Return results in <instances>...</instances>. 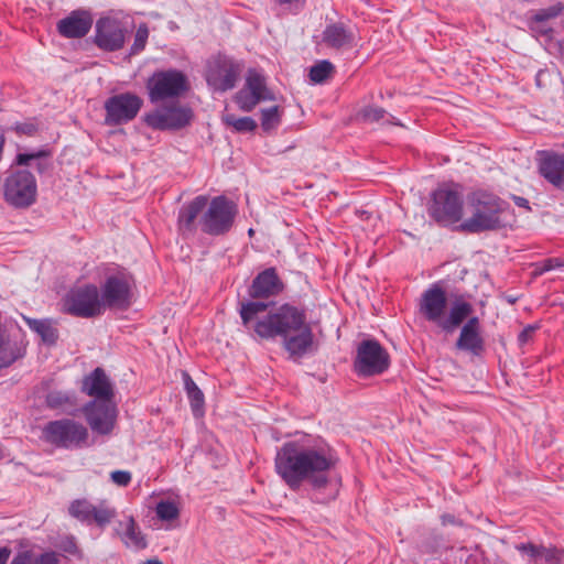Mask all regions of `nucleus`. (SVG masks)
<instances>
[{"label": "nucleus", "mask_w": 564, "mask_h": 564, "mask_svg": "<svg viewBox=\"0 0 564 564\" xmlns=\"http://www.w3.org/2000/svg\"><path fill=\"white\" fill-rule=\"evenodd\" d=\"M279 291V276L274 268L260 272L252 281L248 294L256 301L240 303V317L247 328H253L262 338L282 335V306L274 302H263Z\"/></svg>", "instance_id": "f257e3e1"}, {"label": "nucleus", "mask_w": 564, "mask_h": 564, "mask_svg": "<svg viewBox=\"0 0 564 564\" xmlns=\"http://www.w3.org/2000/svg\"><path fill=\"white\" fill-rule=\"evenodd\" d=\"M470 216L458 229L468 234L498 231L512 226L516 216L510 204L487 191L478 189L467 196Z\"/></svg>", "instance_id": "f03ea898"}, {"label": "nucleus", "mask_w": 564, "mask_h": 564, "mask_svg": "<svg viewBox=\"0 0 564 564\" xmlns=\"http://www.w3.org/2000/svg\"><path fill=\"white\" fill-rule=\"evenodd\" d=\"M419 314L445 332H453L474 312L473 305L462 299L453 302L448 310V299L440 282L431 284L420 296Z\"/></svg>", "instance_id": "7ed1b4c3"}, {"label": "nucleus", "mask_w": 564, "mask_h": 564, "mask_svg": "<svg viewBox=\"0 0 564 564\" xmlns=\"http://www.w3.org/2000/svg\"><path fill=\"white\" fill-rule=\"evenodd\" d=\"M330 466L332 462L321 452L302 451L284 462V482L297 489L303 481H307L315 490H321L328 484L326 473Z\"/></svg>", "instance_id": "20e7f679"}, {"label": "nucleus", "mask_w": 564, "mask_h": 564, "mask_svg": "<svg viewBox=\"0 0 564 564\" xmlns=\"http://www.w3.org/2000/svg\"><path fill=\"white\" fill-rule=\"evenodd\" d=\"M463 193L458 184H444L432 193L429 215L440 225L456 224L463 218Z\"/></svg>", "instance_id": "39448f33"}, {"label": "nucleus", "mask_w": 564, "mask_h": 564, "mask_svg": "<svg viewBox=\"0 0 564 564\" xmlns=\"http://www.w3.org/2000/svg\"><path fill=\"white\" fill-rule=\"evenodd\" d=\"M61 311L82 318L96 317L105 312L100 301V292L94 284L70 289L62 299Z\"/></svg>", "instance_id": "423d86ee"}, {"label": "nucleus", "mask_w": 564, "mask_h": 564, "mask_svg": "<svg viewBox=\"0 0 564 564\" xmlns=\"http://www.w3.org/2000/svg\"><path fill=\"white\" fill-rule=\"evenodd\" d=\"M43 434L48 443L66 449L84 447L88 440L86 426L70 419L48 422Z\"/></svg>", "instance_id": "0eeeda50"}, {"label": "nucleus", "mask_w": 564, "mask_h": 564, "mask_svg": "<svg viewBox=\"0 0 564 564\" xmlns=\"http://www.w3.org/2000/svg\"><path fill=\"white\" fill-rule=\"evenodd\" d=\"M237 214L236 205L225 196L214 197L200 218L202 231L210 236L227 234Z\"/></svg>", "instance_id": "6e6552de"}, {"label": "nucleus", "mask_w": 564, "mask_h": 564, "mask_svg": "<svg viewBox=\"0 0 564 564\" xmlns=\"http://www.w3.org/2000/svg\"><path fill=\"white\" fill-rule=\"evenodd\" d=\"M6 202L15 208H28L36 200L37 186L34 175L25 170L10 173L3 183Z\"/></svg>", "instance_id": "1a4fd4ad"}, {"label": "nucleus", "mask_w": 564, "mask_h": 564, "mask_svg": "<svg viewBox=\"0 0 564 564\" xmlns=\"http://www.w3.org/2000/svg\"><path fill=\"white\" fill-rule=\"evenodd\" d=\"M390 366L388 351L376 339L362 340L354 360V370L359 377L383 373Z\"/></svg>", "instance_id": "9d476101"}, {"label": "nucleus", "mask_w": 564, "mask_h": 564, "mask_svg": "<svg viewBox=\"0 0 564 564\" xmlns=\"http://www.w3.org/2000/svg\"><path fill=\"white\" fill-rule=\"evenodd\" d=\"M149 97L152 102L176 98L187 89L186 76L175 69L156 72L149 79Z\"/></svg>", "instance_id": "9b49d317"}, {"label": "nucleus", "mask_w": 564, "mask_h": 564, "mask_svg": "<svg viewBox=\"0 0 564 564\" xmlns=\"http://www.w3.org/2000/svg\"><path fill=\"white\" fill-rule=\"evenodd\" d=\"M241 65L227 56H216L208 62L206 80L215 90L226 91L235 87Z\"/></svg>", "instance_id": "f8f14e48"}, {"label": "nucleus", "mask_w": 564, "mask_h": 564, "mask_svg": "<svg viewBox=\"0 0 564 564\" xmlns=\"http://www.w3.org/2000/svg\"><path fill=\"white\" fill-rule=\"evenodd\" d=\"M192 119V110L178 105L159 107L144 117L145 123L155 130H178L188 126Z\"/></svg>", "instance_id": "ddd939ff"}, {"label": "nucleus", "mask_w": 564, "mask_h": 564, "mask_svg": "<svg viewBox=\"0 0 564 564\" xmlns=\"http://www.w3.org/2000/svg\"><path fill=\"white\" fill-rule=\"evenodd\" d=\"M142 99L132 93H122L105 102L106 122L118 126L133 120L142 107Z\"/></svg>", "instance_id": "4468645a"}, {"label": "nucleus", "mask_w": 564, "mask_h": 564, "mask_svg": "<svg viewBox=\"0 0 564 564\" xmlns=\"http://www.w3.org/2000/svg\"><path fill=\"white\" fill-rule=\"evenodd\" d=\"M273 96L267 87L264 76L257 69H249L245 86L235 95V102L242 111H251L259 102Z\"/></svg>", "instance_id": "2eb2a0df"}, {"label": "nucleus", "mask_w": 564, "mask_h": 564, "mask_svg": "<svg viewBox=\"0 0 564 564\" xmlns=\"http://www.w3.org/2000/svg\"><path fill=\"white\" fill-rule=\"evenodd\" d=\"M100 301L104 310H126L131 305V284L123 273L110 275L101 286Z\"/></svg>", "instance_id": "dca6fc26"}, {"label": "nucleus", "mask_w": 564, "mask_h": 564, "mask_svg": "<svg viewBox=\"0 0 564 564\" xmlns=\"http://www.w3.org/2000/svg\"><path fill=\"white\" fill-rule=\"evenodd\" d=\"M83 411L93 432L109 435L115 429L118 411L112 401H90Z\"/></svg>", "instance_id": "f3484780"}, {"label": "nucleus", "mask_w": 564, "mask_h": 564, "mask_svg": "<svg viewBox=\"0 0 564 564\" xmlns=\"http://www.w3.org/2000/svg\"><path fill=\"white\" fill-rule=\"evenodd\" d=\"M317 349L318 344L312 328H301L296 333L288 332L286 322L284 323V350L288 352L290 360L299 364L304 358L314 356Z\"/></svg>", "instance_id": "a211bd4d"}, {"label": "nucleus", "mask_w": 564, "mask_h": 564, "mask_svg": "<svg viewBox=\"0 0 564 564\" xmlns=\"http://www.w3.org/2000/svg\"><path fill=\"white\" fill-rule=\"evenodd\" d=\"M127 30L121 21L113 18H101L96 23L95 44L107 52L123 47Z\"/></svg>", "instance_id": "6ab92c4d"}, {"label": "nucleus", "mask_w": 564, "mask_h": 564, "mask_svg": "<svg viewBox=\"0 0 564 564\" xmlns=\"http://www.w3.org/2000/svg\"><path fill=\"white\" fill-rule=\"evenodd\" d=\"M456 348L480 356L485 350V340L480 333V321L477 316L469 317L462 327L456 340Z\"/></svg>", "instance_id": "aec40b11"}, {"label": "nucleus", "mask_w": 564, "mask_h": 564, "mask_svg": "<svg viewBox=\"0 0 564 564\" xmlns=\"http://www.w3.org/2000/svg\"><path fill=\"white\" fill-rule=\"evenodd\" d=\"M93 17L88 11L75 10L57 23L58 33L67 39L84 37L90 31Z\"/></svg>", "instance_id": "412c9836"}, {"label": "nucleus", "mask_w": 564, "mask_h": 564, "mask_svg": "<svg viewBox=\"0 0 564 564\" xmlns=\"http://www.w3.org/2000/svg\"><path fill=\"white\" fill-rule=\"evenodd\" d=\"M539 171L553 186L564 189V154L550 151L541 152Z\"/></svg>", "instance_id": "4be33fe9"}, {"label": "nucleus", "mask_w": 564, "mask_h": 564, "mask_svg": "<svg viewBox=\"0 0 564 564\" xmlns=\"http://www.w3.org/2000/svg\"><path fill=\"white\" fill-rule=\"evenodd\" d=\"M83 392L95 398L94 401H112L113 388L101 368H96L83 380Z\"/></svg>", "instance_id": "5701e85b"}, {"label": "nucleus", "mask_w": 564, "mask_h": 564, "mask_svg": "<svg viewBox=\"0 0 564 564\" xmlns=\"http://www.w3.org/2000/svg\"><path fill=\"white\" fill-rule=\"evenodd\" d=\"M25 343L20 330L0 334V369L23 357Z\"/></svg>", "instance_id": "b1692460"}, {"label": "nucleus", "mask_w": 564, "mask_h": 564, "mask_svg": "<svg viewBox=\"0 0 564 564\" xmlns=\"http://www.w3.org/2000/svg\"><path fill=\"white\" fill-rule=\"evenodd\" d=\"M208 197L199 195L189 203L182 206L178 213L177 224L180 230L185 232H194L196 225L195 220L197 216L207 207Z\"/></svg>", "instance_id": "393cba45"}, {"label": "nucleus", "mask_w": 564, "mask_h": 564, "mask_svg": "<svg viewBox=\"0 0 564 564\" xmlns=\"http://www.w3.org/2000/svg\"><path fill=\"white\" fill-rule=\"evenodd\" d=\"M354 33L344 23H332L323 31V42L333 48H344L352 45Z\"/></svg>", "instance_id": "a878e982"}, {"label": "nucleus", "mask_w": 564, "mask_h": 564, "mask_svg": "<svg viewBox=\"0 0 564 564\" xmlns=\"http://www.w3.org/2000/svg\"><path fill=\"white\" fill-rule=\"evenodd\" d=\"M118 533L127 546H132L138 550L147 546L145 539L132 517L119 523Z\"/></svg>", "instance_id": "bb28decb"}, {"label": "nucleus", "mask_w": 564, "mask_h": 564, "mask_svg": "<svg viewBox=\"0 0 564 564\" xmlns=\"http://www.w3.org/2000/svg\"><path fill=\"white\" fill-rule=\"evenodd\" d=\"M560 15H563L564 18L563 2H557L547 8L540 9L535 12V14L532 18V29L542 34H547L551 31V29L546 28L544 23Z\"/></svg>", "instance_id": "cd10ccee"}, {"label": "nucleus", "mask_w": 564, "mask_h": 564, "mask_svg": "<svg viewBox=\"0 0 564 564\" xmlns=\"http://www.w3.org/2000/svg\"><path fill=\"white\" fill-rule=\"evenodd\" d=\"M183 379H184L185 390H186L187 397L191 402V408H192L193 414L196 417H199L204 414V403H205L204 394L188 373L184 372Z\"/></svg>", "instance_id": "c85d7f7f"}, {"label": "nucleus", "mask_w": 564, "mask_h": 564, "mask_svg": "<svg viewBox=\"0 0 564 564\" xmlns=\"http://www.w3.org/2000/svg\"><path fill=\"white\" fill-rule=\"evenodd\" d=\"M117 517V511L107 500L99 501L94 511L89 514V521L86 524L95 523L99 528H105Z\"/></svg>", "instance_id": "c756f323"}, {"label": "nucleus", "mask_w": 564, "mask_h": 564, "mask_svg": "<svg viewBox=\"0 0 564 564\" xmlns=\"http://www.w3.org/2000/svg\"><path fill=\"white\" fill-rule=\"evenodd\" d=\"M286 316V330L299 332L301 328H312L307 322L306 311L290 304H284V317Z\"/></svg>", "instance_id": "7c9ffc66"}, {"label": "nucleus", "mask_w": 564, "mask_h": 564, "mask_svg": "<svg viewBox=\"0 0 564 564\" xmlns=\"http://www.w3.org/2000/svg\"><path fill=\"white\" fill-rule=\"evenodd\" d=\"M25 322L33 332L41 336L44 343L50 345L56 343L58 333L57 329L52 325L51 321L25 318Z\"/></svg>", "instance_id": "2f4dec72"}, {"label": "nucleus", "mask_w": 564, "mask_h": 564, "mask_svg": "<svg viewBox=\"0 0 564 564\" xmlns=\"http://www.w3.org/2000/svg\"><path fill=\"white\" fill-rule=\"evenodd\" d=\"M46 405L53 410L67 411L75 405V395L68 391H51L45 398Z\"/></svg>", "instance_id": "473e14b6"}, {"label": "nucleus", "mask_w": 564, "mask_h": 564, "mask_svg": "<svg viewBox=\"0 0 564 564\" xmlns=\"http://www.w3.org/2000/svg\"><path fill=\"white\" fill-rule=\"evenodd\" d=\"M223 121L236 132L241 133L251 132L257 128V122L251 117H237L234 113H225Z\"/></svg>", "instance_id": "72a5a7b5"}, {"label": "nucleus", "mask_w": 564, "mask_h": 564, "mask_svg": "<svg viewBox=\"0 0 564 564\" xmlns=\"http://www.w3.org/2000/svg\"><path fill=\"white\" fill-rule=\"evenodd\" d=\"M95 506L87 499H77L69 505L68 512L76 520L86 523L89 521V514L94 511Z\"/></svg>", "instance_id": "f704fd0d"}, {"label": "nucleus", "mask_w": 564, "mask_h": 564, "mask_svg": "<svg viewBox=\"0 0 564 564\" xmlns=\"http://www.w3.org/2000/svg\"><path fill=\"white\" fill-rule=\"evenodd\" d=\"M334 70V65L328 61H321L310 69L312 82L319 84L327 79Z\"/></svg>", "instance_id": "c9c22d12"}, {"label": "nucleus", "mask_w": 564, "mask_h": 564, "mask_svg": "<svg viewBox=\"0 0 564 564\" xmlns=\"http://www.w3.org/2000/svg\"><path fill=\"white\" fill-rule=\"evenodd\" d=\"M387 116H388L387 111L383 108L377 107V106H367V107L362 108L358 113V117L362 121L369 122V123L379 122L380 120L384 119Z\"/></svg>", "instance_id": "e433bc0d"}, {"label": "nucleus", "mask_w": 564, "mask_h": 564, "mask_svg": "<svg viewBox=\"0 0 564 564\" xmlns=\"http://www.w3.org/2000/svg\"><path fill=\"white\" fill-rule=\"evenodd\" d=\"M542 546L533 543H520L516 545V549L527 556L529 562L540 564Z\"/></svg>", "instance_id": "4c0bfd02"}, {"label": "nucleus", "mask_w": 564, "mask_h": 564, "mask_svg": "<svg viewBox=\"0 0 564 564\" xmlns=\"http://www.w3.org/2000/svg\"><path fill=\"white\" fill-rule=\"evenodd\" d=\"M540 564H564V550L542 546Z\"/></svg>", "instance_id": "58836bf2"}, {"label": "nucleus", "mask_w": 564, "mask_h": 564, "mask_svg": "<svg viewBox=\"0 0 564 564\" xmlns=\"http://www.w3.org/2000/svg\"><path fill=\"white\" fill-rule=\"evenodd\" d=\"M279 107L273 106L262 110L261 126L264 131H270L279 126Z\"/></svg>", "instance_id": "ea45409f"}, {"label": "nucleus", "mask_w": 564, "mask_h": 564, "mask_svg": "<svg viewBox=\"0 0 564 564\" xmlns=\"http://www.w3.org/2000/svg\"><path fill=\"white\" fill-rule=\"evenodd\" d=\"M156 516L161 520L171 521L178 517V508L172 501H161L155 508Z\"/></svg>", "instance_id": "a19ab883"}, {"label": "nucleus", "mask_w": 564, "mask_h": 564, "mask_svg": "<svg viewBox=\"0 0 564 564\" xmlns=\"http://www.w3.org/2000/svg\"><path fill=\"white\" fill-rule=\"evenodd\" d=\"M149 36V30L145 24L139 25L135 36H134V43L132 45V53L135 54L144 48L147 40Z\"/></svg>", "instance_id": "79ce46f5"}, {"label": "nucleus", "mask_w": 564, "mask_h": 564, "mask_svg": "<svg viewBox=\"0 0 564 564\" xmlns=\"http://www.w3.org/2000/svg\"><path fill=\"white\" fill-rule=\"evenodd\" d=\"M564 267V261L560 258H549V259H545L544 261H542L540 263V265L536 269V272L539 274H542L544 272H547V271H551V270H555V269H560V268H563Z\"/></svg>", "instance_id": "37998d69"}, {"label": "nucleus", "mask_w": 564, "mask_h": 564, "mask_svg": "<svg viewBox=\"0 0 564 564\" xmlns=\"http://www.w3.org/2000/svg\"><path fill=\"white\" fill-rule=\"evenodd\" d=\"M306 0H284V15L299 14L305 7Z\"/></svg>", "instance_id": "c03bdc74"}, {"label": "nucleus", "mask_w": 564, "mask_h": 564, "mask_svg": "<svg viewBox=\"0 0 564 564\" xmlns=\"http://www.w3.org/2000/svg\"><path fill=\"white\" fill-rule=\"evenodd\" d=\"M110 479L118 486L126 487L131 481V474L126 470H115L110 474Z\"/></svg>", "instance_id": "a18cd8bd"}, {"label": "nucleus", "mask_w": 564, "mask_h": 564, "mask_svg": "<svg viewBox=\"0 0 564 564\" xmlns=\"http://www.w3.org/2000/svg\"><path fill=\"white\" fill-rule=\"evenodd\" d=\"M45 155L44 151H37L35 153L26 154V153H19L17 155L15 162L19 165H26L29 162L33 159H39L41 156Z\"/></svg>", "instance_id": "49530a36"}, {"label": "nucleus", "mask_w": 564, "mask_h": 564, "mask_svg": "<svg viewBox=\"0 0 564 564\" xmlns=\"http://www.w3.org/2000/svg\"><path fill=\"white\" fill-rule=\"evenodd\" d=\"M14 130L20 134L33 135L36 132V126L32 122L18 123Z\"/></svg>", "instance_id": "de8ad7c7"}, {"label": "nucleus", "mask_w": 564, "mask_h": 564, "mask_svg": "<svg viewBox=\"0 0 564 564\" xmlns=\"http://www.w3.org/2000/svg\"><path fill=\"white\" fill-rule=\"evenodd\" d=\"M534 332L535 327L532 325H529L524 329H522V332L518 336L519 344L525 345L527 343H529L532 339Z\"/></svg>", "instance_id": "09e8293b"}, {"label": "nucleus", "mask_w": 564, "mask_h": 564, "mask_svg": "<svg viewBox=\"0 0 564 564\" xmlns=\"http://www.w3.org/2000/svg\"><path fill=\"white\" fill-rule=\"evenodd\" d=\"M36 564H58V554L55 552H46L40 555Z\"/></svg>", "instance_id": "8fccbe9b"}, {"label": "nucleus", "mask_w": 564, "mask_h": 564, "mask_svg": "<svg viewBox=\"0 0 564 564\" xmlns=\"http://www.w3.org/2000/svg\"><path fill=\"white\" fill-rule=\"evenodd\" d=\"M32 562V555L30 551H23L19 552L14 558L12 560L11 564H31Z\"/></svg>", "instance_id": "3c124183"}, {"label": "nucleus", "mask_w": 564, "mask_h": 564, "mask_svg": "<svg viewBox=\"0 0 564 564\" xmlns=\"http://www.w3.org/2000/svg\"><path fill=\"white\" fill-rule=\"evenodd\" d=\"M11 550L7 546L0 547V564H6L10 557Z\"/></svg>", "instance_id": "603ef678"}, {"label": "nucleus", "mask_w": 564, "mask_h": 564, "mask_svg": "<svg viewBox=\"0 0 564 564\" xmlns=\"http://www.w3.org/2000/svg\"><path fill=\"white\" fill-rule=\"evenodd\" d=\"M512 198L517 206L525 208V209H530L529 202L527 198L521 197V196H512Z\"/></svg>", "instance_id": "864d4df0"}, {"label": "nucleus", "mask_w": 564, "mask_h": 564, "mask_svg": "<svg viewBox=\"0 0 564 564\" xmlns=\"http://www.w3.org/2000/svg\"><path fill=\"white\" fill-rule=\"evenodd\" d=\"M275 470L279 475L282 476V456H281L280 451H278L276 457H275Z\"/></svg>", "instance_id": "5fc2aeb1"}, {"label": "nucleus", "mask_w": 564, "mask_h": 564, "mask_svg": "<svg viewBox=\"0 0 564 564\" xmlns=\"http://www.w3.org/2000/svg\"><path fill=\"white\" fill-rule=\"evenodd\" d=\"M144 564H163V563L156 558H152V560H148Z\"/></svg>", "instance_id": "6e6d98bb"}, {"label": "nucleus", "mask_w": 564, "mask_h": 564, "mask_svg": "<svg viewBox=\"0 0 564 564\" xmlns=\"http://www.w3.org/2000/svg\"><path fill=\"white\" fill-rule=\"evenodd\" d=\"M388 117H389V119L387 120V122L392 123L394 126H399L400 124L399 122L395 121L394 117H392V116H388Z\"/></svg>", "instance_id": "4d7b16f0"}, {"label": "nucleus", "mask_w": 564, "mask_h": 564, "mask_svg": "<svg viewBox=\"0 0 564 564\" xmlns=\"http://www.w3.org/2000/svg\"><path fill=\"white\" fill-rule=\"evenodd\" d=\"M288 108H289V109H292L294 112L300 111V112L302 113V110H301V109H299L296 106H292V105H290Z\"/></svg>", "instance_id": "13d9d810"}]
</instances>
